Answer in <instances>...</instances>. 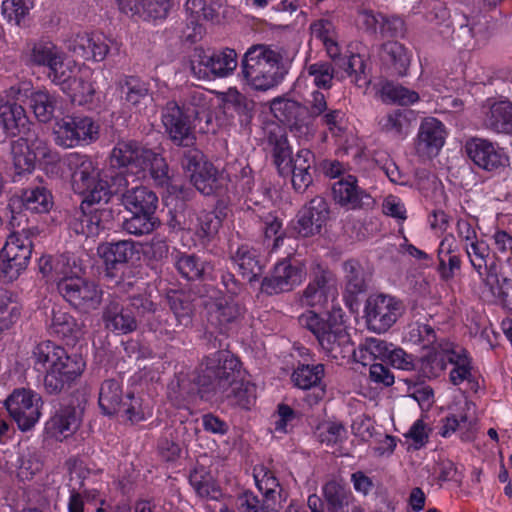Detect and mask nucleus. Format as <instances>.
<instances>
[{
    "label": "nucleus",
    "instance_id": "obj_1",
    "mask_svg": "<svg viewBox=\"0 0 512 512\" xmlns=\"http://www.w3.org/2000/svg\"><path fill=\"white\" fill-rule=\"evenodd\" d=\"M33 359L35 370L44 373L43 385L50 394L61 392L80 377L86 367L81 355H69L51 341L39 343L33 350Z\"/></svg>",
    "mask_w": 512,
    "mask_h": 512
},
{
    "label": "nucleus",
    "instance_id": "obj_2",
    "mask_svg": "<svg viewBox=\"0 0 512 512\" xmlns=\"http://www.w3.org/2000/svg\"><path fill=\"white\" fill-rule=\"evenodd\" d=\"M62 165L70 172L71 186L75 193L84 197L83 203H107L114 193H119L121 187H127L128 181L123 176H117L110 186L100 178L97 163L86 154L71 152L62 159Z\"/></svg>",
    "mask_w": 512,
    "mask_h": 512
},
{
    "label": "nucleus",
    "instance_id": "obj_3",
    "mask_svg": "<svg viewBox=\"0 0 512 512\" xmlns=\"http://www.w3.org/2000/svg\"><path fill=\"white\" fill-rule=\"evenodd\" d=\"M110 164L112 167L126 169L139 179L149 173L156 186H169L170 176L165 159L134 140L118 141L110 153Z\"/></svg>",
    "mask_w": 512,
    "mask_h": 512
},
{
    "label": "nucleus",
    "instance_id": "obj_4",
    "mask_svg": "<svg viewBox=\"0 0 512 512\" xmlns=\"http://www.w3.org/2000/svg\"><path fill=\"white\" fill-rule=\"evenodd\" d=\"M281 54L269 45H252L240 62V80L253 90L267 91L283 80Z\"/></svg>",
    "mask_w": 512,
    "mask_h": 512
},
{
    "label": "nucleus",
    "instance_id": "obj_5",
    "mask_svg": "<svg viewBox=\"0 0 512 512\" xmlns=\"http://www.w3.org/2000/svg\"><path fill=\"white\" fill-rule=\"evenodd\" d=\"M464 249L471 266L490 295L505 308L512 310V280L503 277L500 283L496 262L489 263V245L484 240L477 239L464 245Z\"/></svg>",
    "mask_w": 512,
    "mask_h": 512
},
{
    "label": "nucleus",
    "instance_id": "obj_6",
    "mask_svg": "<svg viewBox=\"0 0 512 512\" xmlns=\"http://www.w3.org/2000/svg\"><path fill=\"white\" fill-rule=\"evenodd\" d=\"M344 317L340 307H333L326 318L309 310L298 317V322L316 337L327 355L336 358L337 350L349 342Z\"/></svg>",
    "mask_w": 512,
    "mask_h": 512
},
{
    "label": "nucleus",
    "instance_id": "obj_7",
    "mask_svg": "<svg viewBox=\"0 0 512 512\" xmlns=\"http://www.w3.org/2000/svg\"><path fill=\"white\" fill-rule=\"evenodd\" d=\"M243 374L237 357L228 350H218L203 359L198 384L215 393H226Z\"/></svg>",
    "mask_w": 512,
    "mask_h": 512
},
{
    "label": "nucleus",
    "instance_id": "obj_8",
    "mask_svg": "<svg viewBox=\"0 0 512 512\" xmlns=\"http://www.w3.org/2000/svg\"><path fill=\"white\" fill-rule=\"evenodd\" d=\"M99 125L88 116H64L53 126L54 141L58 146L74 148L94 143L99 138Z\"/></svg>",
    "mask_w": 512,
    "mask_h": 512
},
{
    "label": "nucleus",
    "instance_id": "obj_9",
    "mask_svg": "<svg viewBox=\"0 0 512 512\" xmlns=\"http://www.w3.org/2000/svg\"><path fill=\"white\" fill-rule=\"evenodd\" d=\"M11 154L15 173L19 176L32 172L37 160L51 163L58 158L57 153L49 148L47 142L33 132L13 141Z\"/></svg>",
    "mask_w": 512,
    "mask_h": 512
},
{
    "label": "nucleus",
    "instance_id": "obj_10",
    "mask_svg": "<svg viewBox=\"0 0 512 512\" xmlns=\"http://www.w3.org/2000/svg\"><path fill=\"white\" fill-rule=\"evenodd\" d=\"M25 55L29 65L48 69L47 76L52 83L61 79L66 68L75 61L69 59L61 47L44 39L28 44Z\"/></svg>",
    "mask_w": 512,
    "mask_h": 512
},
{
    "label": "nucleus",
    "instance_id": "obj_11",
    "mask_svg": "<svg viewBox=\"0 0 512 512\" xmlns=\"http://www.w3.org/2000/svg\"><path fill=\"white\" fill-rule=\"evenodd\" d=\"M43 402L41 396L31 389H15L5 400V407L19 430H31L40 420Z\"/></svg>",
    "mask_w": 512,
    "mask_h": 512
},
{
    "label": "nucleus",
    "instance_id": "obj_12",
    "mask_svg": "<svg viewBox=\"0 0 512 512\" xmlns=\"http://www.w3.org/2000/svg\"><path fill=\"white\" fill-rule=\"evenodd\" d=\"M63 73L62 78L53 84L59 86L74 104L91 103L95 95V87L91 81L92 69L74 61Z\"/></svg>",
    "mask_w": 512,
    "mask_h": 512
},
{
    "label": "nucleus",
    "instance_id": "obj_13",
    "mask_svg": "<svg viewBox=\"0 0 512 512\" xmlns=\"http://www.w3.org/2000/svg\"><path fill=\"white\" fill-rule=\"evenodd\" d=\"M238 66V56L234 49L223 48L211 54L201 52L192 61L191 69L198 79L209 80L231 76Z\"/></svg>",
    "mask_w": 512,
    "mask_h": 512
},
{
    "label": "nucleus",
    "instance_id": "obj_14",
    "mask_svg": "<svg viewBox=\"0 0 512 512\" xmlns=\"http://www.w3.org/2000/svg\"><path fill=\"white\" fill-rule=\"evenodd\" d=\"M306 277L305 265L288 259L279 261L271 274L265 277L261 289L268 295L288 292L300 285Z\"/></svg>",
    "mask_w": 512,
    "mask_h": 512
},
{
    "label": "nucleus",
    "instance_id": "obj_15",
    "mask_svg": "<svg viewBox=\"0 0 512 512\" xmlns=\"http://www.w3.org/2000/svg\"><path fill=\"white\" fill-rule=\"evenodd\" d=\"M401 314V302L396 298L377 294L371 295L365 305L368 326L377 333L387 331Z\"/></svg>",
    "mask_w": 512,
    "mask_h": 512
},
{
    "label": "nucleus",
    "instance_id": "obj_16",
    "mask_svg": "<svg viewBox=\"0 0 512 512\" xmlns=\"http://www.w3.org/2000/svg\"><path fill=\"white\" fill-rule=\"evenodd\" d=\"M465 150L471 161L485 171L500 172L509 165L505 150L490 140L472 138L466 142Z\"/></svg>",
    "mask_w": 512,
    "mask_h": 512
},
{
    "label": "nucleus",
    "instance_id": "obj_17",
    "mask_svg": "<svg viewBox=\"0 0 512 512\" xmlns=\"http://www.w3.org/2000/svg\"><path fill=\"white\" fill-rule=\"evenodd\" d=\"M477 424L476 406L472 401L464 398L442 421L439 433L444 438L458 433L462 440L471 441L474 439L477 432Z\"/></svg>",
    "mask_w": 512,
    "mask_h": 512
},
{
    "label": "nucleus",
    "instance_id": "obj_18",
    "mask_svg": "<svg viewBox=\"0 0 512 512\" xmlns=\"http://www.w3.org/2000/svg\"><path fill=\"white\" fill-rule=\"evenodd\" d=\"M182 165L190 173L191 182L199 192L211 195L218 191L221 181L218 171L212 163L204 160L199 150H189L184 156Z\"/></svg>",
    "mask_w": 512,
    "mask_h": 512
},
{
    "label": "nucleus",
    "instance_id": "obj_19",
    "mask_svg": "<svg viewBox=\"0 0 512 512\" xmlns=\"http://www.w3.org/2000/svg\"><path fill=\"white\" fill-rule=\"evenodd\" d=\"M8 96L16 100L30 99V108L42 123L49 122L58 104V96L46 89L33 90L31 82H20L8 89Z\"/></svg>",
    "mask_w": 512,
    "mask_h": 512
},
{
    "label": "nucleus",
    "instance_id": "obj_20",
    "mask_svg": "<svg viewBox=\"0 0 512 512\" xmlns=\"http://www.w3.org/2000/svg\"><path fill=\"white\" fill-rule=\"evenodd\" d=\"M58 291L67 302L83 312L96 309L102 298V292L98 286L79 275L60 284Z\"/></svg>",
    "mask_w": 512,
    "mask_h": 512
},
{
    "label": "nucleus",
    "instance_id": "obj_21",
    "mask_svg": "<svg viewBox=\"0 0 512 512\" xmlns=\"http://www.w3.org/2000/svg\"><path fill=\"white\" fill-rule=\"evenodd\" d=\"M191 116L176 102L170 101L162 110L161 121L171 140L177 145H189L193 141Z\"/></svg>",
    "mask_w": 512,
    "mask_h": 512
},
{
    "label": "nucleus",
    "instance_id": "obj_22",
    "mask_svg": "<svg viewBox=\"0 0 512 512\" xmlns=\"http://www.w3.org/2000/svg\"><path fill=\"white\" fill-rule=\"evenodd\" d=\"M446 136L445 126L440 120L434 117L425 118L415 140L416 153L423 158L436 156L444 146Z\"/></svg>",
    "mask_w": 512,
    "mask_h": 512
},
{
    "label": "nucleus",
    "instance_id": "obj_23",
    "mask_svg": "<svg viewBox=\"0 0 512 512\" xmlns=\"http://www.w3.org/2000/svg\"><path fill=\"white\" fill-rule=\"evenodd\" d=\"M328 215L329 208L326 200L323 197L316 196L299 211L294 230L301 237L318 234L326 224Z\"/></svg>",
    "mask_w": 512,
    "mask_h": 512
},
{
    "label": "nucleus",
    "instance_id": "obj_24",
    "mask_svg": "<svg viewBox=\"0 0 512 512\" xmlns=\"http://www.w3.org/2000/svg\"><path fill=\"white\" fill-rule=\"evenodd\" d=\"M18 102L24 101L8 96V90L5 96H0V128L6 136L15 137L31 132L25 109Z\"/></svg>",
    "mask_w": 512,
    "mask_h": 512
},
{
    "label": "nucleus",
    "instance_id": "obj_25",
    "mask_svg": "<svg viewBox=\"0 0 512 512\" xmlns=\"http://www.w3.org/2000/svg\"><path fill=\"white\" fill-rule=\"evenodd\" d=\"M266 145L268 151L273 157V162L280 175L290 174L292 158V148L289 145L286 131L279 124L272 123L266 126Z\"/></svg>",
    "mask_w": 512,
    "mask_h": 512
},
{
    "label": "nucleus",
    "instance_id": "obj_26",
    "mask_svg": "<svg viewBox=\"0 0 512 512\" xmlns=\"http://www.w3.org/2000/svg\"><path fill=\"white\" fill-rule=\"evenodd\" d=\"M68 51L86 61L102 62L109 53V46L103 35L79 32L67 41Z\"/></svg>",
    "mask_w": 512,
    "mask_h": 512
},
{
    "label": "nucleus",
    "instance_id": "obj_27",
    "mask_svg": "<svg viewBox=\"0 0 512 512\" xmlns=\"http://www.w3.org/2000/svg\"><path fill=\"white\" fill-rule=\"evenodd\" d=\"M338 295L337 282L331 272L321 270L308 283L302 293L300 302L309 307H321L329 299H334Z\"/></svg>",
    "mask_w": 512,
    "mask_h": 512
},
{
    "label": "nucleus",
    "instance_id": "obj_28",
    "mask_svg": "<svg viewBox=\"0 0 512 512\" xmlns=\"http://www.w3.org/2000/svg\"><path fill=\"white\" fill-rule=\"evenodd\" d=\"M82 413L73 406L60 408L46 422L45 431L48 437L57 441H63L72 436L80 427Z\"/></svg>",
    "mask_w": 512,
    "mask_h": 512
},
{
    "label": "nucleus",
    "instance_id": "obj_29",
    "mask_svg": "<svg viewBox=\"0 0 512 512\" xmlns=\"http://www.w3.org/2000/svg\"><path fill=\"white\" fill-rule=\"evenodd\" d=\"M211 301L205 302L208 311V321L218 326L221 333L226 332V325L235 321L241 315V307L231 296L216 293Z\"/></svg>",
    "mask_w": 512,
    "mask_h": 512
},
{
    "label": "nucleus",
    "instance_id": "obj_30",
    "mask_svg": "<svg viewBox=\"0 0 512 512\" xmlns=\"http://www.w3.org/2000/svg\"><path fill=\"white\" fill-rule=\"evenodd\" d=\"M111 217V212L105 209H93L85 211L82 207L70 221V228L76 234L86 237H94L106 228V223Z\"/></svg>",
    "mask_w": 512,
    "mask_h": 512
},
{
    "label": "nucleus",
    "instance_id": "obj_31",
    "mask_svg": "<svg viewBox=\"0 0 512 512\" xmlns=\"http://www.w3.org/2000/svg\"><path fill=\"white\" fill-rule=\"evenodd\" d=\"M334 201L347 209L361 208L370 197L358 187L357 179L353 175H347L338 179L332 186Z\"/></svg>",
    "mask_w": 512,
    "mask_h": 512
},
{
    "label": "nucleus",
    "instance_id": "obj_32",
    "mask_svg": "<svg viewBox=\"0 0 512 512\" xmlns=\"http://www.w3.org/2000/svg\"><path fill=\"white\" fill-rule=\"evenodd\" d=\"M447 360L453 365L449 373L450 382L455 386L467 383L471 389H475L477 382L468 352L460 346H451L447 354Z\"/></svg>",
    "mask_w": 512,
    "mask_h": 512
},
{
    "label": "nucleus",
    "instance_id": "obj_33",
    "mask_svg": "<svg viewBox=\"0 0 512 512\" xmlns=\"http://www.w3.org/2000/svg\"><path fill=\"white\" fill-rule=\"evenodd\" d=\"M123 105L129 109L140 108L149 99V84L139 77L123 75L116 81Z\"/></svg>",
    "mask_w": 512,
    "mask_h": 512
},
{
    "label": "nucleus",
    "instance_id": "obj_34",
    "mask_svg": "<svg viewBox=\"0 0 512 512\" xmlns=\"http://www.w3.org/2000/svg\"><path fill=\"white\" fill-rule=\"evenodd\" d=\"M416 122V114L410 109H395L379 119L381 131L397 139H405Z\"/></svg>",
    "mask_w": 512,
    "mask_h": 512
},
{
    "label": "nucleus",
    "instance_id": "obj_35",
    "mask_svg": "<svg viewBox=\"0 0 512 512\" xmlns=\"http://www.w3.org/2000/svg\"><path fill=\"white\" fill-rule=\"evenodd\" d=\"M357 25L368 31H379L384 36H396L402 30L403 22L399 18L387 19L380 13H375L369 9H360L356 18Z\"/></svg>",
    "mask_w": 512,
    "mask_h": 512
},
{
    "label": "nucleus",
    "instance_id": "obj_36",
    "mask_svg": "<svg viewBox=\"0 0 512 512\" xmlns=\"http://www.w3.org/2000/svg\"><path fill=\"white\" fill-rule=\"evenodd\" d=\"M20 205L33 213H47L53 206V197L43 186L29 187L22 192L20 199L10 200L11 212L14 213V209Z\"/></svg>",
    "mask_w": 512,
    "mask_h": 512
},
{
    "label": "nucleus",
    "instance_id": "obj_37",
    "mask_svg": "<svg viewBox=\"0 0 512 512\" xmlns=\"http://www.w3.org/2000/svg\"><path fill=\"white\" fill-rule=\"evenodd\" d=\"M483 123L494 133L512 135V101L505 99L493 102Z\"/></svg>",
    "mask_w": 512,
    "mask_h": 512
},
{
    "label": "nucleus",
    "instance_id": "obj_38",
    "mask_svg": "<svg viewBox=\"0 0 512 512\" xmlns=\"http://www.w3.org/2000/svg\"><path fill=\"white\" fill-rule=\"evenodd\" d=\"M32 255L31 230L12 232L0 251V257H6L8 261H20L29 264Z\"/></svg>",
    "mask_w": 512,
    "mask_h": 512
},
{
    "label": "nucleus",
    "instance_id": "obj_39",
    "mask_svg": "<svg viewBox=\"0 0 512 512\" xmlns=\"http://www.w3.org/2000/svg\"><path fill=\"white\" fill-rule=\"evenodd\" d=\"M121 202L129 212L155 213L158 197L145 186H135L122 193Z\"/></svg>",
    "mask_w": 512,
    "mask_h": 512
},
{
    "label": "nucleus",
    "instance_id": "obj_40",
    "mask_svg": "<svg viewBox=\"0 0 512 512\" xmlns=\"http://www.w3.org/2000/svg\"><path fill=\"white\" fill-rule=\"evenodd\" d=\"M454 344L439 343L429 349L426 355L420 359V372L425 378L434 379L439 377L446 368L447 354Z\"/></svg>",
    "mask_w": 512,
    "mask_h": 512
},
{
    "label": "nucleus",
    "instance_id": "obj_41",
    "mask_svg": "<svg viewBox=\"0 0 512 512\" xmlns=\"http://www.w3.org/2000/svg\"><path fill=\"white\" fill-rule=\"evenodd\" d=\"M311 36L322 42L330 58L336 59L340 55L338 33L331 18H319L310 24Z\"/></svg>",
    "mask_w": 512,
    "mask_h": 512
},
{
    "label": "nucleus",
    "instance_id": "obj_42",
    "mask_svg": "<svg viewBox=\"0 0 512 512\" xmlns=\"http://www.w3.org/2000/svg\"><path fill=\"white\" fill-rule=\"evenodd\" d=\"M103 319L108 329L119 334L129 333L136 328L135 316L116 302L106 307Z\"/></svg>",
    "mask_w": 512,
    "mask_h": 512
},
{
    "label": "nucleus",
    "instance_id": "obj_43",
    "mask_svg": "<svg viewBox=\"0 0 512 512\" xmlns=\"http://www.w3.org/2000/svg\"><path fill=\"white\" fill-rule=\"evenodd\" d=\"M97 253L108 267L114 268L117 264H124L134 254L133 243L127 240L102 243Z\"/></svg>",
    "mask_w": 512,
    "mask_h": 512
},
{
    "label": "nucleus",
    "instance_id": "obj_44",
    "mask_svg": "<svg viewBox=\"0 0 512 512\" xmlns=\"http://www.w3.org/2000/svg\"><path fill=\"white\" fill-rule=\"evenodd\" d=\"M382 60L399 76H405L410 65L411 56L399 42L388 41L382 45Z\"/></svg>",
    "mask_w": 512,
    "mask_h": 512
},
{
    "label": "nucleus",
    "instance_id": "obj_45",
    "mask_svg": "<svg viewBox=\"0 0 512 512\" xmlns=\"http://www.w3.org/2000/svg\"><path fill=\"white\" fill-rule=\"evenodd\" d=\"M239 272L249 281L254 280L261 272L262 265L258 252L249 245H241L232 256Z\"/></svg>",
    "mask_w": 512,
    "mask_h": 512
},
{
    "label": "nucleus",
    "instance_id": "obj_46",
    "mask_svg": "<svg viewBox=\"0 0 512 512\" xmlns=\"http://www.w3.org/2000/svg\"><path fill=\"white\" fill-rule=\"evenodd\" d=\"M98 402L104 414H115L122 402L121 384L114 379L105 380L100 387Z\"/></svg>",
    "mask_w": 512,
    "mask_h": 512
},
{
    "label": "nucleus",
    "instance_id": "obj_47",
    "mask_svg": "<svg viewBox=\"0 0 512 512\" xmlns=\"http://www.w3.org/2000/svg\"><path fill=\"white\" fill-rule=\"evenodd\" d=\"M323 376L324 366L322 364L300 365L293 371L291 379L296 387L307 390L319 388L322 384Z\"/></svg>",
    "mask_w": 512,
    "mask_h": 512
},
{
    "label": "nucleus",
    "instance_id": "obj_48",
    "mask_svg": "<svg viewBox=\"0 0 512 512\" xmlns=\"http://www.w3.org/2000/svg\"><path fill=\"white\" fill-rule=\"evenodd\" d=\"M220 394L232 398L236 405L249 409L256 401V386L249 379H246L245 373L238 378L237 384L230 386L226 393Z\"/></svg>",
    "mask_w": 512,
    "mask_h": 512
},
{
    "label": "nucleus",
    "instance_id": "obj_49",
    "mask_svg": "<svg viewBox=\"0 0 512 512\" xmlns=\"http://www.w3.org/2000/svg\"><path fill=\"white\" fill-rule=\"evenodd\" d=\"M322 492L331 510L345 509L352 499L349 488L338 480L328 481L323 486Z\"/></svg>",
    "mask_w": 512,
    "mask_h": 512
},
{
    "label": "nucleus",
    "instance_id": "obj_50",
    "mask_svg": "<svg viewBox=\"0 0 512 512\" xmlns=\"http://www.w3.org/2000/svg\"><path fill=\"white\" fill-rule=\"evenodd\" d=\"M132 216L127 218L122 223V228L127 233L140 236L149 234L159 224L155 213L146 212H131Z\"/></svg>",
    "mask_w": 512,
    "mask_h": 512
},
{
    "label": "nucleus",
    "instance_id": "obj_51",
    "mask_svg": "<svg viewBox=\"0 0 512 512\" xmlns=\"http://www.w3.org/2000/svg\"><path fill=\"white\" fill-rule=\"evenodd\" d=\"M345 291L351 296L358 295L365 291L364 271L356 260H348L343 264Z\"/></svg>",
    "mask_w": 512,
    "mask_h": 512
},
{
    "label": "nucleus",
    "instance_id": "obj_52",
    "mask_svg": "<svg viewBox=\"0 0 512 512\" xmlns=\"http://www.w3.org/2000/svg\"><path fill=\"white\" fill-rule=\"evenodd\" d=\"M189 482L198 496L216 499L220 492L212 476L204 468L194 469L189 476Z\"/></svg>",
    "mask_w": 512,
    "mask_h": 512
},
{
    "label": "nucleus",
    "instance_id": "obj_53",
    "mask_svg": "<svg viewBox=\"0 0 512 512\" xmlns=\"http://www.w3.org/2000/svg\"><path fill=\"white\" fill-rule=\"evenodd\" d=\"M405 339L412 344L419 345L423 349H430L437 346L436 333L429 324L415 322L408 326Z\"/></svg>",
    "mask_w": 512,
    "mask_h": 512
},
{
    "label": "nucleus",
    "instance_id": "obj_54",
    "mask_svg": "<svg viewBox=\"0 0 512 512\" xmlns=\"http://www.w3.org/2000/svg\"><path fill=\"white\" fill-rule=\"evenodd\" d=\"M52 329L63 338L77 339L82 335V324L68 313L62 311L54 312Z\"/></svg>",
    "mask_w": 512,
    "mask_h": 512
},
{
    "label": "nucleus",
    "instance_id": "obj_55",
    "mask_svg": "<svg viewBox=\"0 0 512 512\" xmlns=\"http://www.w3.org/2000/svg\"><path fill=\"white\" fill-rule=\"evenodd\" d=\"M167 301L177 322L187 326L191 323L193 305L189 297L182 292L173 291L167 295Z\"/></svg>",
    "mask_w": 512,
    "mask_h": 512
},
{
    "label": "nucleus",
    "instance_id": "obj_56",
    "mask_svg": "<svg viewBox=\"0 0 512 512\" xmlns=\"http://www.w3.org/2000/svg\"><path fill=\"white\" fill-rule=\"evenodd\" d=\"M270 110L281 123L289 125L303 113V107L296 101L276 98L271 102Z\"/></svg>",
    "mask_w": 512,
    "mask_h": 512
},
{
    "label": "nucleus",
    "instance_id": "obj_57",
    "mask_svg": "<svg viewBox=\"0 0 512 512\" xmlns=\"http://www.w3.org/2000/svg\"><path fill=\"white\" fill-rule=\"evenodd\" d=\"M35 6V0H3L2 16L10 23L20 25Z\"/></svg>",
    "mask_w": 512,
    "mask_h": 512
},
{
    "label": "nucleus",
    "instance_id": "obj_58",
    "mask_svg": "<svg viewBox=\"0 0 512 512\" xmlns=\"http://www.w3.org/2000/svg\"><path fill=\"white\" fill-rule=\"evenodd\" d=\"M381 95L384 101H389L402 106L413 105L419 101V94L402 85L387 83L382 87Z\"/></svg>",
    "mask_w": 512,
    "mask_h": 512
},
{
    "label": "nucleus",
    "instance_id": "obj_59",
    "mask_svg": "<svg viewBox=\"0 0 512 512\" xmlns=\"http://www.w3.org/2000/svg\"><path fill=\"white\" fill-rule=\"evenodd\" d=\"M253 477L258 490L266 499H274L279 487L278 479L264 465H257L253 469Z\"/></svg>",
    "mask_w": 512,
    "mask_h": 512
},
{
    "label": "nucleus",
    "instance_id": "obj_60",
    "mask_svg": "<svg viewBox=\"0 0 512 512\" xmlns=\"http://www.w3.org/2000/svg\"><path fill=\"white\" fill-rule=\"evenodd\" d=\"M171 0H140L137 16L145 20H163L171 9Z\"/></svg>",
    "mask_w": 512,
    "mask_h": 512
},
{
    "label": "nucleus",
    "instance_id": "obj_61",
    "mask_svg": "<svg viewBox=\"0 0 512 512\" xmlns=\"http://www.w3.org/2000/svg\"><path fill=\"white\" fill-rule=\"evenodd\" d=\"M175 266L178 272L188 280L199 279L206 270L205 263L199 257L191 254L179 255Z\"/></svg>",
    "mask_w": 512,
    "mask_h": 512
},
{
    "label": "nucleus",
    "instance_id": "obj_62",
    "mask_svg": "<svg viewBox=\"0 0 512 512\" xmlns=\"http://www.w3.org/2000/svg\"><path fill=\"white\" fill-rule=\"evenodd\" d=\"M55 279L57 287L65 282L75 278L81 272V268L76 265L75 260L68 254L55 256Z\"/></svg>",
    "mask_w": 512,
    "mask_h": 512
},
{
    "label": "nucleus",
    "instance_id": "obj_63",
    "mask_svg": "<svg viewBox=\"0 0 512 512\" xmlns=\"http://www.w3.org/2000/svg\"><path fill=\"white\" fill-rule=\"evenodd\" d=\"M297 421V413L287 404H279L273 414V431L277 434L289 433Z\"/></svg>",
    "mask_w": 512,
    "mask_h": 512
},
{
    "label": "nucleus",
    "instance_id": "obj_64",
    "mask_svg": "<svg viewBox=\"0 0 512 512\" xmlns=\"http://www.w3.org/2000/svg\"><path fill=\"white\" fill-rule=\"evenodd\" d=\"M392 345L388 344L378 338H368L359 348L360 357L363 359L362 364L367 365L365 362L366 354L369 355V360L374 359H387Z\"/></svg>",
    "mask_w": 512,
    "mask_h": 512
}]
</instances>
